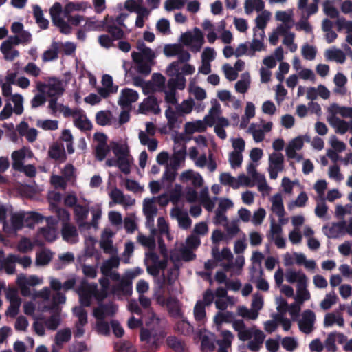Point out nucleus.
Segmentation results:
<instances>
[{
	"mask_svg": "<svg viewBox=\"0 0 352 352\" xmlns=\"http://www.w3.org/2000/svg\"><path fill=\"white\" fill-rule=\"evenodd\" d=\"M171 216L177 219L179 226L183 229H188L192 224V220L186 212H183L179 208H173L170 212Z\"/></svg>",
	"mask_w": 352,
	"mask_h": 352,
	"instance_id": "obj_8",
	"label": "nucleus"
},
{
	"mask_svg": "<svg viewBox=\"0 0 352 352\" xmlns=\"http://www.w3.org/2000/svg\"><path fill=\"white\" fill-rule=\"evenodd\" d=\"M192 108L193 102L189 100H184L182 104L177 105L176 107L177 111L180 114H188L192 111Z\"/></svg>",
	"mask_w": 352,
	"mask_h": 352,
	"instance_id": "obj_61",
	"label": "nucleus"
},
{
	"mask_svg": "<svg viewBox=\"0 0 352 352\" xmlns=\"http://www.w3.org/2000/svg\"><path fill=\"white\" fill-rule=\"evenodd\" d=\"M212 255L214 259L217 262L222 261L224 259L228 261H232L233 259V255L230 248L227 247L223 248L221 252H219L217 247H213L212 249Z\"/></svg>",
	"mask_w": 352,
	"mask_h": 352,
	"instance_id": "obj_10",
	"label": "nucleus"
},
{
	"mask_svg": "<svg viewBox=\"0 0 352 352\" xmlns=\"http://www.w3.org/2000/svg\"><path fill=\"white\" fill-rule=\"evenodd\" d=\"M107 31L115 40L120 39L124 36L123 30L120 28L114 25H108L107 28Z\"/></svg>",
	"mask_w": 352,
	"mask_h": 352,
	"instance_id": "obj_51",
	"label": "nucleus"
},
{
	"mask_svg": "<svg viewBox=\"0 0 352 352\" xmlns=\"http://www.w3.org/2000/svg\"><path fill=\"white\" fill-rule=\"evenodd\" d=\"M181 258L184 261H191L196 258V254L192 249L184 247L180 250Z\"/></svg>",
	"mask_w": 352,
	"mask_h": 352,
	"instance_id": "obj_62",
	"label": "nucleus"
},
{
	"mask_svg": "<svg viewBox=\"0 0 352 352\" xmlns=\"http://www.w3.org/2000/svg\"><path fill=\"white\" fill-rule=\"evenodd\" d=\"M12 101L14 104V112L16 115H21L23 112V96L19 94H15L12 96L11 98Z\"/></svg>",
	"mask_w": 352,
	"mask_h": 352,
	"instance_id": "obj_37",
	"label": "nucleus"
},
{
	"mask_svg": "<svg viewBox=\"0 0 352 352\" xmlns=\"http://www.w3.org/2000/svg\"><path fill=\"white\" fill-rule=\"evenodd\" d=\"M194 316L197 321H202L206 317L205 305L202 301H197L194 307Z\"/></svg>",
	"mask_w": 352,
	"mask_h": 352,
	"instance_id": "obj_35",
	"label": "nucleus"
},
{
	"mask_svg": "<svg viewBox=\"0 0 352 352\" xmlns=\"http://www.w3.org/2000/svg\"><path fill=\"white\" fill-rule=\"evenodd\" d=\"M33 15L36 23L41 29L45 30L48 28L49 21L44 18L43 12L38 5L33 6Z\"/></svg>",
	"mask_w": 352,
	"mask_h": 352,
	"instance_id": "obj_13",
	"label": "nucleus"
},
{
	"mask_svg": "<svg viewBox=\"0 0 352 352\" xmlns=\"http://www.w3.org/2000/svg\"><path fill=\"white\" fill-rule=\"evenodd\" d=\"M143 210L146 216H155L157 213V208L154 205L153 199L144 200Z\"/></svg>",
	"mask_w": 352,
	"mask_h": 352,
	"instance_id": "obj_44",
	"label": "nucleus"
},
{
	"mask_svg": "<svg viewBox=\"0 0 352 352\" xmlns=\"http://www.w3.org/2000/svg\"><path fill=\"white\" fill-rule=\"evenodd\" d=\"M110 197L116 204L122 205L131 206L133 205L135 201V200L131 199L129 196L128 197V200L126 201L123 192L117 188H115L111 190L110 193Z\"/></svg>",
	"mask_w": 352,
	"mask_h": 352,
	"instance_id": "obj_11",
	"label": "nucleus"
},
{
	"mask_svg": "<svg viewBox=\"0 0 352 352\" xmlns=\"http://www.w3.org/2000/svg\"><path fill=\"white\" fill-rule=\"evenodd\" d=\"M117 311V307L112 303L100 304L94 310V315L97 320H104L106 316H113Z\"/></svg>",
	"mask_w": 352,
	"mask_h": 352,
	"instance_id": "obj_7",
	"label": "nucleus"
},
{
	"mask_svg": "<svg viewBox=\"0 0 352 352\" xmlns=\"http://www.w3.org/2000/svg\"><path fill=\"white\" fill-rule=\"evenodd\" d=\"M230 162L232 168L241 166L243 160L242 155L237 151H232L230 154Z\"/></svg>",
	"mask_w": 352,
	"mask_h": 352,
	"instance_id": "obj_59",
	"label": "nucleus"
},
{
	"mask_svg": "<svg viewBox=\"0 0 352 352\" xmlns=\"http://www.w3.org/2000/svg\"><path fill=\"white\" fill-rule=\"evenodd\" d=\"M226 77L230 81L235 80L238 77V73L229 64L226 63L223 66Z\"/></svg>",
	"mask_w": 352,
	"mask_h": 352,
	"instance_id": "obj_64",
	"label": "nucleus"
},
{
	"mask_svg": "<svg viewBox=\"0 0 352 352\" xmlns=\"http://www.w3.org/2000/svg\"><path fill=\"white\" fill-rule=\"evenodd\" d=\"M316 49L307 43L305 44L302 47V55L304 58L307 60H314L316 57Z\"/></svg>",
	"mask_w": 352,
	"mask_h": 352,
	"instance_id": "obj_40",
	"label": "nucleus"
},
{
	"mask_svg": "<svg viewBox=\"0 0 352 352\" xmlns=\"http://www.w3.org/2000/svg\"><path fill=\"white\" fill-rule=\"evenodd\" d=\"M61 233L63 238L65 240H69V239L77 236L76 227L70 225L68 222L63 223Z\"/></svg>",
	"mask_w": 352,
	"mask_h": 352,
	"instance_id": "obj_31",
	"label": "nucleus"
},
{
	"mask_svg": "<svg viewBox=\"0 0 352 352\" xmlns=\"http://www.w3.org/2000/svg\"><path fill=\"white\" fill-rule=\"evenodd\" d=\"M160 108L158 104L157 99L155 96H148L139 105L138 112L142 114H147L149 112L154 114L160 113Z\"/></svg>",
	"mask_w": 352,
	"mask_h": 352,
	"instance_id": "obj_4",
	"label": "nucleus"
},
{
	"mask_svg": "<svg viewBox=\"0 0 352 352\" xmlns=\"http://www.w3.org/2000/svg\"><path fill=\"white\" fill-rule=\"evenodd\" d=\"M89 211L88 209L82 205H76L74 209V214L78 221H84L87 219Z\"/></svg>",
	"mask_w": 352,
	"mask_h": 352,
	"instance_id": "obj_56",
	"label": "nucleus"
},
{
	"mask_svg": "<svg viewBox=\"0 0 352 352\" xmlns=\"http://www.w3.org/2000/svg\"><path fill=\"white\" fill-rule=\"evenodd\" d=\"M111 146V149L118 158L120 157H125L129 156V149L127 145L112 142Z\"/></svg>",
	"mask_w": 352,
	"mask_h": 352,
	"instance_id": "obj_21",
	"label": "nucleus"
},
{
	"mask_svg": "<svg viewBox=\"0 0 352 352\" xmlns=\"http://www.w3.org/2000/svg\"><path fill=\"white\" fill-rule=\"evenodd\" d=\"M165 116L168 120L169 128L173 129L177 122V116L175 111L170 107H168L165 111Z\"/></svg>",
	"mask_w": 352,
	"mask_h": 352,
	"instance_id": "obj_47",
	"label": "nucleus"
},
{
	"mask_svg": "<svg viewBox=\"0 0 352 352\" xmlns=\"http://www.w3.org/2000/svg\"><path fill=\"white\" fill-rule=\"evenodd\" d=\"M111 148L108 145H97L95 149L96 156L100 161H102L106 157Z\"/></svg>",
	"mask_w": 352,
	"mask_h": 352,
	"instance_id": "obj_53",
	"label": "nucleus"
},
{
	"mask_svg": "<svg viewBox=\"0 0 352 352\" xmlns=\"http://www.w3.org/2000/svg\"><path fill=\"white\" fill-rule=\"evenodd\" d=\"M332 113L340 114L343 118H352V108L346 107H340L337 104H333L331 106Z\"/></svg>",
	"mask_w": 352,
	"mask_h": 352,
	"instance_id": "obj_34",
	"label": "nucleus"
},
{
	"mask_svg": "<svg viewBox=\"0 0 352 352\" xmlns=\"http://www.w3.org/2000/svg\"><path fill=\"white\" fill-rule=\"evenodd\" d=\"M186 78L182 74H177L175 78L169 79L168 85L171 90L176 89L183 90L186 87Z\"/></svg>",
	"mask_w": 352,
	"mask_h": 352,
	"instance_id": "obj_15",
	"label": "nucleus"
},
{
	"mask_svg": "<svg viewBox=\"0 0 352 352\" xmlns=\"http://www.w3.org/2000/svg\"><path fill=\"white\" fill-rule=\"evenodd\" d=\"M270 166L279 170L283 169L284 157L280 153H273L269 157Z\"/></svg>",
	"mask_w": 352,
	"mask_h": 352,
	"instance_id": "obj_22",
	"label": "nucleus"
},
{
	"mask_svg": "<svg viewBox=\"0 0 352 352\" xmlns=\"http://www.w3.org/2000/svg\"><path fill=\"white\" fill-rule=\"evenodd\" d=\"M182 319L178 321L175 324V329L181 334L184 336H190L194 331L193 326L187 320L186 318L182 317Z\"/></svg>",
	"mask_w": 352,
	"mask_h": 352,
	"instance_id": "obj_14",
	"label": "nucleus"
},
{
	"mask_svg": "<svg viewBox=\"0 0 352 352\" xmlns=\"http://www.w3.org/2000/svg\"><path fill=\"white\" fill-rule=\"evenodd\" d=\"M52 254L50 250H43L36 254V263L38 265H45L52 260Z\"/></svg>",
	"mask_w": 352,
	"mask_h": 352,
	"instance_id": "obj_33",
	"label": "nucleus"
},
{
	"mask_svg": "<svg viewBox=\"0 0 352 352\" xmlns=\"http://www.w3.org/2000/svg\"><path fill=\"white\" fill-rule=\"evenodd\" d=\"M12 45H11L10 42L9 41H4L1 45V51L2 54L4 56V58L7 60L12 61L16 57H18L19 56V52L17 50H14L12 52L13 55H9L8 52L9 51H11L12 50Z\"/></svg>",
	"mask_w": 352,
	"mask_h": 352,
	"instance_id": "obj_17",
	"label": "nucleus"
},
{
	"mask_svg": "<svg viewBox=\"0 0 352 352\" xmlns=\"http://www.w3.org/2000/svg\"><path fill=\"white\" fill-rule=\"evenodd\" d=\"M221 336L223 339L221 340L218 341V344L219 346H223L226 347H229L232 343V339L234 338L233 334L231 331L228 330H224L221 333Z\"/></svg>",
	"mask_w": 352,
	"mask_h": 352,
	"instance_id": "obj_50",
	"label": "nucleus"
},
{
	"mask_svg": "<svg viewBox=\"0 0 352 352\" xmlns=\"http://www.w3.org/2000/svg\"><path fill=\"white\" fill-rule=\"evenodd\" d=\"M17 256L15 254H9L4 260L3 269L6 270L8 274H13L15 272V265L16 263Z\"/></svg>",
	"mask_w": 352,
	"mask_h": 352,
	"instance_id": "obj_28",
	"label": "nucleus"
},
{
	"mask_svg": "<svg viewBox=\"0 0 352 352\" xmlns=\"http://www.w3.org/2000/svg\"><path fill=\"white\" fill-rule=\"evenodd\" d=\"M332 125L336 128V132L340 134H344L349 129V124L339 118H333Z\"/></svg>",
	"mask_w": 352,
	"mask_h": 352,
	"instance_id": "obj_36",
	"label": "nucleus"
},
{
	"mask_svg": "<svg viewBox=\"0 0 352 352\" xmlns=\"http://www.w3.org/2000/svg\"><path fill=\"white\" fill-rule=\"evenodd\" d=\"M72 338V331L69 328L58 331L55 336V343L57 346H61L64 342L70 340Z\"/></svg>",
	"mask_w": 352,
	"mask_h": 352,
	"instance_id": "obj_20",
	"label": "nucleus"
},
{
	"mask_svg": "<svg viewBox=\"0 0 352 352\" xmlns=\"http://www.w3.org/2000/svg\"><path fill=\"white\" fill-rule=\"evenodd\" d=\"M316 320L314 312L310 309L305 310L302 314V320L298 322L300 330L305 333H309L313 331Z\"/></svg>",
	"mask_w": 352,
	"mask_h": 352,
	"instance_id": "obj_5",
	"label": "nucleus"
},
{
	"mask_svg": "<svg viewBox=\"0 0 352 352\" xmlns=\"http://www.w3.org/2000/svg\"><path fill=\"white\" fill-rule=\"evenodd\" d=\"M40 232L43 238L49 242H52L56 239L55 230L52 228H41Z\"/></svg>",
	"mask_w": 352,
	"mask_h": 352,
	"instance_id": "obj_58",
	"label": "nucleus"
},
{
	"mask_svg": "<svg viewBox=\"0 0 352 352\" xmlns=\"http://www.w3.org/2000/svg\"><path fill=\"white\" fill-rule=\"evenodd\" d=\"M76 127L81 131H91L92 129V124L85 115L80 116L74 120Z\"/></svg>",
	"mask_w": 352,
	"mask_h": 352,
	"instance_id": "obj_26",
	"label": "nucleus"
},
{
	"mask_svg": "<svg viewBox=\"0 0 352 352\" xmlns=\"http://www.w3.org/2000/svg\"><path fill=\"white\" fill-rule=\"evenodd\" d=\"M167 345L175 352H184L185 344L176 336H170L166 339Z\"/></svg>",
	"mask_w": 352,
	"mask_h": 352,
	"instance_id": "obj_19",
	"label": "nucleus"
},
{
	"mask_svg": "<svg viewBox=\"0 0 352 352\" xmlns=\"http://www.w3.org/2000/svg\"><path fill=\"white\" fill-rule=\"evenodd\" d=\"M60 318L58 314H52L48 319L45 320V324L50 330H56L59 326Z\"/></svg>",
	"mask_w": 352,
	"mask_h": 352,
	"instance_id": "obj_41",
	"label": "nucleus"
},
{
	"mask_svg": "<svg viewBox=\"0 0 352 352\" xmlns=\"http://www.w3.org/2000/svg\"><path fill=\"white\" fill-rule=\"evenodd\" d=\"M337 296L335 294H327L323 300L320 302V307L324 310L329 309L336 303Z\"/></svg>",
	"mask_w": 352,
	"mask_h": 352,
	"instance_id": "obj_49",
	"label": "nucleus"
},
{
	"mask_svg": "<svg viewBox=\"0 0 352 352\" xmlns=\"http://www.w3.org/2000/svg\"><path fill=\"white\" fill-rule=\"evenodd\" d=\"M166 336V332L159 328H142L140 333V340L145 342L144 349L155 351L160 346V340Z\"/></svg>",
	"mask_w": 352,
	"mask_h": 352,
	"instance_id": "obj_1",
	"label": "nucleus"
},
{
	"mask_svg": "<svg viewBox=\"0 0 352 352\" xmlns=\"http://www.w3.org/2000/svg\"><path fill=\"white\" fill-rule=\"evenodd\" d=\"M219 180L223 185L230 186L234 189L239 188V184H235V178L228 173H221L219 177Z\"/></svg>",
	"mask_w": 352,
	"mask_h": 352,
	"instance_id": "obj_38",
	"label": "nucleus"
},
{
	"mask_svg": "<svg viewBox=\"0 0 352 352\" xmlns=\"http://www.w3.org/2000/svg\"><path fill=\"white\" fill-rule=\"evenodd\" d=\"M186 155V146L184 144L182 147L173 154L171 166L173 169L176 170L179 166L182 161L184 160Z\"/></svg>",
	"mask_w": 352,
	"mask_h": 352,
	"instance_id": "obj_27",
	"label": "nucleus"
},
{
	"mask_svg": "<svg viewBox=\"0 0 352 352\" xmlns=\"http://www.w3.org/2000/svg\"><path fill=\"white\" fill-rule=\"evenodd\" d=\"M324 12L329 17L336 19L338 17L339 12L336 7H334L331 3L327 0L324 2Z\"/></svg>",
	"mask_w": 352,
	"mask_h": 352,
	"instance_id": "obj_45",
	"label": "nucleus"
},
{
	"mask_svg": "<svg viewBox=\"0 0 352 352\" xmlns=\"http://www.w3.org/2000/svg\"><path fill=\"white\" fill-rule=\"evenodd\" d=\"M166 305L167 307L169 314L173 317H182V311L179 306V300L172 296L166 298Z\"/></svg>",
	"mask_w": 352,
	"mask_h": 352,
	"instance_id": "obj_9",
	"label": "nucleus"
},
{
	"mask_svg": "<svg viewBox=\"0 0 352 352\" xmlns=\"http://www.w3.org/2000/svg\"><path fill=\"white\" fill-rule=\"evenodd\" d=\"M272 210L279 218L285 215V208L283 203L282 195L280 193L274 195L272 197Z\"/></svg>",
	"mask_w": 352,
	"mask_h": 352,
	"instance_id": "obj_12",
	"label": "nucleus"
},
{
	"mask_svg": "<svg viewBox=\"0 0 352 352\" xmlns=\"http://www.w3.org/2000/svg\"><path fill=\"white\" fill-rule=\"evenodd\" d=\"M116 352H135V350L130 342H120L115 344Z\"/></svg>",
	"mask_w": 352,
	"mask_h": 352,
	"instance_id": "obj_48",
	"label": "nucleus"
},
{
	"mask_svg": "<svg viewBox=\"0 0 352 352\" xmlns=\"http://www.w3.org/2000/svg\"><path fill=\"white\" fill-rule=\"evenodd\" d=\"M186 243L187 248L192 250H195L200 245L201 240L199 236L194 234H191L187 237L186 240Z\"/></svg>",
	"mask_w": 352,
	"mask_h": 352,
	"instance_id": "obj_63",
	"label": "nucleus"
},
{
	"mask_svg": "<svg viewBox=\"0 0 352 352\" xmlns=\"http://www.w3.org/2000/svg\"><path fill=\"white\" fill-rule=\"evenodd\" d=\"M282 346L287 351H292L298 346V343L292 337H285L282 340Z\"/></svg>",
	"mask_w": 352,
	"mask_h": 352,
	"instance_id": "obj_57",
	"label": "nucleus"
},
{
	"mask_svg": "<svg viewBox=\"0 0 352 352\" xmlns=\"http://www.w3.org/2000/svg\"><path fill=\"white\" fill-rule=\"evenodd\" d=\"M201 348L204 352H212L215 349V344L208 336H204L201 341Z\"/></svg>",
	"mask_w": 352,
	"mask_h": 352,
	"instance_id": "obj_46",
	"label": "nucleus"
},
{
	"mask_svg": "<svg viewBox=\"0 0 352 352\" xmlns=\"http://www.w3.org/2000/svg\"><path fill=\"white\" fill-rule=\"evenodd\" d=\"M278 28V31L280 32V34H285V36L283 41V43L287 46L292 45L294 43V34L289 33V34H287V29L289 28V27L286 28L283 25H280Z\"/></svg>",
	"mask_w": 352,
	"mask_h": 352,
	"instance_id": "obj_52",
	"label": "nucleus"
},
{
	"mask_svg": "<svg viewBox=\"0 0 352 352\" xmlns=\"http://www.w3.org/2000/svg\"><path fill=\"white\" fill-rule=\"evenodd\" d=\"M111 120V113L109 111H100L96 115V122L100 126L109 124Z\"/></svg>",
	"mask_w": 352,
	"mask_h": 352,
	"instance_id": "obj_30",
	"label": "nucleus"
},
{
	"mask_svg": "<svg viewBox=\"0 0 352 352\" xmlns=\"http://www.w3.org/2000/svg\"><path fill=\"white\" fill-rule=\"evenodd\" d=\"M181 45L178 44L166 45L164 47V52L166 56L177 55L181 52Z\"/></svg>",
	"mask_w": 352,
	"mask_h": 352,
	"instance_id": "obj_60",
	"label": "nucleus"
},
{
	"mask_svg": "<svg viewBox=\"0 0 352 352\" xmlns=\"http://www.w3.org/2000/svg\"><path fill=\"white\" fill-rule=\"evenodd\" d=\"M138 96L136 91L129 88L123 89L118 100V104L122 108L128 107L131 103L138 100Z\"/></svg>",
	"mask_w": 352,
	"mask_h": 352,
	"instance_id": "obj_6",
	"label": "nucleus"
},
{
	"mask_svg": "<svg viewBox=\"0 0 352 352\" xmlns=\"http://www.w3.org/2000/svg\"><path fill=\"white\" fill-rule=\"evenodd\" d=\"M346 227V222L344 221L333 223L332 226L329 228V232L327 236L329 238H337L339 234L344 232Z\"/></svg>",
	"mask_w": 352,
	"mask_h": 352,
	"instance_id": "obj_24",
	"label": "nucleus"
},
{
	"mask_svg": "<svg viewBox=\"0 0 352 352\" xmlns=\"http://www.w3.org/2000/svg\"><path fill=\"white\" fill-rule=\"evenodd\" d=\"M24 214L22 213L13 214L11 217V225L14 230H21L23 226Z\"/></svg>",
	"mask_w": 352,
	"mask_h": 352,
	"instance_id": "obj_42",
	"label": "nucleus"
},
{
	"mask_svg": "<svg viewBox=\"0 0 352 352\" xmlns=\"http://www.w3.org/2000/svg\"><path fill=\"white\" fill-rule=\"evenodd\" d=\"M63 10L59 2H56L50 9V14L52 23L59 28L60 32L64 34L72 33V27L61 16Z\"/></svg>",
	"mask_w": 352,
	"mask_h": 352,
	"instance_id": "obj_2",
	"label": "nucleus"
},
{
	"mask_svg": "<svg viewBox=\"0 0 352 352\" xmlns=\"http://www.w3.org/2000/svg\"><path fill=\"white\" fill-rule=\"evenodd\" d=\"M48 155L50 158L60 162H65L67 159L65 150L58 145H53L50 148Z\"/></svg>",
	"mask_w": 352,
	"mask_h": 352,
	"instance_id": "obj_16",
	"label": "nucleus"
},
{
	"mask_svg": "<svg viewBox=\"0 0 352 352\" xmlns=\"http://www.w3.org/2000/svg\"><path fill=\"white\" fill-rule=\"evenodd\" d=\"M74 313L78 318L77 324H86L88 322L87 312L82 307H76Z\"/></svg>",
	"mask_w": 352,
	"mask_h": 352,
	"instance_id": "obj_43",
	"label": "nucleus"
},
{
	"mask_svg": "<svg viewBox=\"0 0 352 352\" xmlns=\"http://www.w3.org/2000/svg\"><path fill=\"white\" fill-rule=\"evenodd\" d=\"M117 166L119 169L124 174L127 175L130 173V163L127 157H120L118 158V164Z\"/></svg>",
	"mask_w": 352,
	"mask_h": 352,
	"instance_id": "obj_54",
	"label": "nucleus"
},
{
	"mask_svg": "<svg viewBox=\"0 0 352 352\" xmlns=\"http://www.w3.org/2000/svg\"><path fill=\"white\" fill-rule=\"evenodd\" d=\"M270 20V12H263L262 14H258L256 19V27L254 28V36H257V29H265L267 25V21Z\"/></svg>",
	"mask_w": 352,
	"mask_h": 352,
	"instance_id": "obj_25",
	"label": "nucleus"
},
{
	"mask_svg": "<svg viewBox=\"0 0 352 352\" xmlns=\"http://www.w3.org/2000/svg\"><path fill=\"white\" fill-rule=\"evenodd\" d=\"M325 57L330 60H336L339 63H343L346 60L345 54L339 49L327 50Z\"/></svg>",
	"mask_w": 352,
	"mask_h": 352,
	"instance_id": "obj_18",
	"label": "nucleus"
},
{
	"mask_svg": "<svg viewBox=\"0 0 352 352\" xmlns=\"http://www.w3.org/2000/svg\"><path fill=\"white\" fill-rule=\"evenodd\" d=\"M96 292V284H89L86 281H82L77 289L80 307H89L91 303L92 296Z\"/></svg>",
	"mask_w": 352,
	"mask_h": 352,
	"instance_id": "obj_3",
	"label": "nucleus"
},
{
	"mask_svg": "<svg viewBox=\"0 0 352 352\" xmlns=\"http://www.w3.org/2000/svg\"><path fill=\"white\" fill-rule=\"evenodd\" d=\"M87 8V3L85 2L82 3H74V2H69L67 3L63 9V14L64 16H67L68 14H71V13L74 11H80L85 10Z\"/></svg>",
	"mask_w": 352,
	"mask_h": 352,
	"instance_id": "obj_29",
	"label": "nucleus"
},
{
	"mask_svg": "<svg viewBox=\"0 0 352 352\" xmlns=\"http://www.w3.org/2000/svg\"><path fill=\"white\" fill-rule=\"evenodd\" d=\"M59 44L57 42H52L51 48L45 51L43 54V60L44 62L51 61L58 58Z\"/></svg>",
	"mask_w": 352,
	"mask_h": 352,
	"instance_id": "obj_23",
	"label": "nucleus"
},
{
	"mask_svg": "<svg viewBox=\"0 0 352 352\" xmlns=\"http://www.w3.org/2000/svg\"><path fill=\"white\" fill-rule=\"evenodd\" d=\"M185 5V0H168L165 3V8L168 11L181 9Z\"/></svg>",
	"mask_w": 352,
	"mask_h": 352,
	"instance_id": "obj_55",
	"label": "nucleus"
},
{
	"mask_svg": "<svg viewBox=\"0 0 352 352\" xmlns=\"http://www.w3.org/2000/svg\"><path fill=\"white\" fill-rule=\"evenodd\" d=\"M64 92V89L61 85L58 83L50 84L48 85L47 95L50 98L57 97L61 96Z\"/></svg>",
	"mask_w": 352,
	"mask_h": 352,
	"instance_id": "obj_39",
	"label": "nucleus"
},
{
	"mask_svg": "<svg viewBox=\"0 0 352 352\" xmlns=\"http://www.w3.org/2000/svg\"><path fill=\"white\" fill-rule=\"evenodd\" d=\"M36 126L45 131H54L58 127V122L57 120H38L36 122Z\"/></svg>",
	"mask_w": 352,
	"mask_h": 352,
	"instance_id": "obj_32",
	"label": "nucleus"
}]
</instances>
